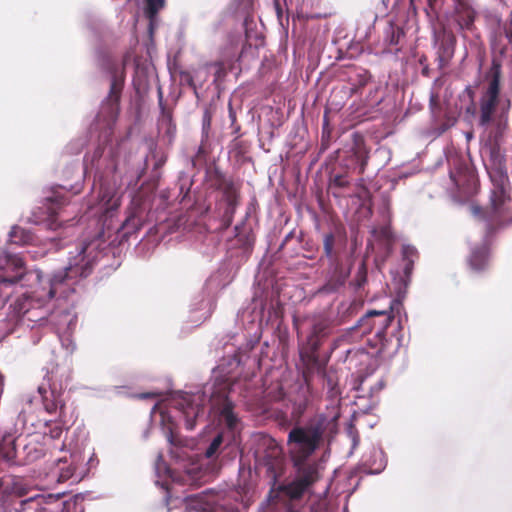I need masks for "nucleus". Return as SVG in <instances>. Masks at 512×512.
<instances>
[{"label": "nucleus", "instance_id": "f257e3e1", "mask_svg": "<svg viewBox=\"0 0 512 512\" xmlns=\"http://www.w3.org/2000/svg\"><path fill=\"white\" fill-rule=\"evenodd\" d=\"M100 242L97 239L77 243L68 252L67 266L52 276H44L41 270L22 272L23 261L17 255H0V285L15 287L5 319L8 325L33 327L49 313L48 302L59 292L67 295L73 290L74 278L90 275L99 259Z\"/></svg>", "mask_w": 512, "mask_h": 512}, {"label": "nucleus", "instance_id": "f03ea898", "mask_svg": "<svg viewBox=\"0 0 512 512\" xmlns=\"http://www.w3.org/2000/svg\"><path fill=\"white\" fill-rule=\"evenodd\" d=\"M231 389L226 382L208 384L203 391L195 393L177 392L170 398L154 405L151 410L153 421L159 420L161 429L171 445H177V418L182 417L187 430H193L208 414L217 416L219 422L230 430H238L239 418L233 412L229 399Z\"/></svg>", "mask_w": 512, "mask_h": 512}, {"label": "nucleus", "instance_id": "7ed1b4c3", "mask_svg": "<svg viewBox=\"0 0 512 512\" xmlns=\"http://www.w3.org/2000/svg\"><path fill=\"white\" fill-rule=\"evenodd\" d=\"M337 421V415L317 414L290 430L287 445L295 475L279 487L290 499L297 500L311 493L313 485L321 478L322 465L311 457L337 433Z\"/></svg>", "mask_w": 512, "mask_h": 512}, {"label": "nucleus", "instance_id": "20e7f679", "mask_svg": "<svg viewBox=\"0 0 512 512\" xmlns=\"http://www.w3.org/2000/svg\"><path fill=\"white\" fill-rule=\"evenodd\" d=\"M480 155L490 177V203L482 210L472 206L471 212L475 217L485 221L488 231L512 223L511 185L505 168L504 155L496 141L482 144Z\"/></svg>", "mask_w": 512, "mask_h": 512}, {"label": "nucleus", "instance_id": "39448f33", "mask_svg": "<svg viewBox=\"0 0 512 512\" xmlns=\"http://www.w3.org/2000/svg\"><path fill=\"white\" fill-rule=\"evenodd\" d=\"M121 143H112L107 141L105 145L98 146L91 156H86L84 160V171L88 173L95 170V181L100 184L99 191L95 199L89 202L86 213L91 217L103 220V225L107 219L112 218L115 211L121 204V194L116 186V181L109 178L119 169V150Z\"/></svg>", "mask_w": 512, "mask_h": 512}, {"label": "nucleus", "instance_id": "423d86ee", "mask_svg": "<svg viewBox=\"0 0 512 512\" xmlns=\"http://www.w3.org/2000/svg\"><path fill=\"white\" fill-rule=\"evenodd\" d=\"M27 490L28 485L20 477L0 478V492L7 498L3 500V508L6 510L11 507L15 512H84L79 496L62 500V493L35 494L21 499Z\"/></svg>", "mask_w": 512, "mask_h": 512}, {"label": "nucleus", "instance_id": "0eeeda50", "mask_svg": "<svg viewBox=\"0 0 512 512\" xmlns=\"http://www.w3.org/2000/svg\"><path fill=\"white\" fill-rule=\"evenodd\" d=\"M510 109V101L499 96V76L494 74L480 99L481 126L495 122L500 130L506 124V114Z\"/></svg>", "mask_w": 512, "mask_h": 512}, {"label": "nucleus", "instance_id": "6e6552de", "mask_svg": "<svg viewBox=\"0 0 512 512\" xmlns=\"http://www.w3.org/2000/svg\"><path fill=\"white\" fill-rule=\"evenodd\" d=\"M447 161L450 169L451 191L458 192L460 197L474 195L477 192L478 179L467 160L451 152L447 155Z\"/></svg>", "mask_w": 512, "mask_h": 512}, {"label": "nucleus", "instance_id": "1a4fd4ad", "mask_svg": "<svg viewBox=\"0 0 512 512\" xmlns=\"http://www.w3.org/2000/svg\"><path fill=\"white\" fill-rule=\"evenodd\" d=\"M393 309L394 307L391 305L389 311L370 310L357 321L356 325L351 327V330L359 328L362 335L373 332L381 345L379 348V352H381L385 348L386 330L394 318L392 314Z\"/></svg>", "mask_w": 512, "mask_h": 512}, {"label": "nucleus", "instance_id": "9d476101", "mask_svg": "<svg viewBox=\"0 0 512 512\" xmlns=\"http://www.w3.org/2000/svg\"><path fill=\"white\" fill-rule=\"evenodd\" d=\"M87 276L88 275L77 276L76 278H74L75 283L72 286L73 290L67 291V295H63V294L60 295V293L58 292L54 296V298L48 302L47 306L49 307V313L46 316V318L41 322L35 323V325L32 328H34L37 325L42 326L47 321L48 316L51 315L53 318H55V319L57 318L58 328H59V330H61L63 332V334H71L75 330L76 325H77L76 314L70 310H63L62 312H60L59 315H56L54 312H52V309L54 308L56 302L60 301L61 299H68L70 294L75 292L76 285L79 283V281L83 278H86ZM22 327L28 328L27 326H24V325H17V326L8 325L6 334H12V333L16 332L18 328H22Z\"/></svg>", "mask_w": 512, "mask_h": 512}, {"label": "nucleus", "instance_id": "9b49d317", "mask_svg": "<svg viewBox=\"0 0 512 512\" xmlns=\"http://www.w3.org/2000/svg\"><path fill=\"white\" fill-rule=\"evenodd\" d=\"M84 457L81 452L73 451L69 456H63L56 460L54 467L50 471V477L57 482H79L86 469L83 465Z\"/></svg>", "mask_w": 512, "mask_h": 512}, {"label": "nucleus", "instance_id": "f8f14e48", "mask_svg": "<svg viewBox=\"0 0 512 512\" xmlns=\"http://www.w3.org/2000/svg\"><path fill=\"white\" fill-rule=\"evenodd\" d=\"M67 203L66 197L60 191H54L51 196L46 197L42 206L33 211L31 222L37 225H45L46 228L56 230L61 226L57 216L59 210Z\"/></svg>", "mask_w": 512, "mask_h": 512}, {"label": "nucleus", "instance_id": "ddd939ff", "mask_svg": "<svg viewBox=\"0 0 512 512\" xmlns=\"http://www.w3.org/2000/svg\"><path fill=\"white\" fill-rule=\"evenodd\" d=\"M121 85L117 80L111 82L110 93L102 102L100 111L96 116V127L105 130V137L108 131L112 130L119 113V98Z\"/></svg>", "mask_w": 512, "mask_h": 512}, {"label": "nucleus", "instance_id": "4468645a", "mask_svg": "<svg viewBox=\"0 0 512 512\" xmlns=\"http://www.w3.org/2000/svg\"><path fill=\"white\" fill-rule=\"evenodd\" d=\"M216 495L209 492H202L196 495L187 496L185 500L186 512H239L237 508L226 507L218 504Z\"/></svg>", "mask_w": 512, "mask_h": 512}, {"label": "nucleus", "instance_id": "2eb2a0df", "mask_svg": "<svg viewBox=\"0 0 512 512\" xmlns=\"http://www.w3.org/2000/svg\"><path fill=\"white\" fill-rule=\"evenodd\" d=\"M238 204V190L232 183H227L223 187L222 198L218 204L221 211V221L224 228L231 225L233 216Z\"/></svg>", "mask_w": 512, "mask_h": 512}, {"label": "nucleus", "instance_id": "dca6fc26", "mask_svg": "<svg viewBox=\"0 0 512 512\" xmlns=\"http://www.w3.org/2000/svg\"><path fill=\"white\" fill-rule=\"evenodd\" d=\"M37 393L48 413H55L58 409L63 408L64 402L61 393L55 385L50 384L49 378H44L43 382L38 386Z\"/></svg>", "mask_w": 512, "mask_h": 512}, {"label": "nucleus", "instance_id": "f3484780", "mask_svg": "<svg viewBox=\"0 0 512 512\" xmlns=\"http://www.w3.org/2000/svg\"><path fill=\"white\" fill-rule=\"evenodd\" d=\"M454 21L459 27V30L474 31V22L476 18V11L470 0H454Z\"/></svg>", "mask_w": 512, "mask_h": 512}, {"label": "nucleus", "instance_id": "a211bd4d", "mask_svg": "<svg viewBox=\"0 0 512 512\" xmlns=\"http://www.w3.org/2000/svg\"><path fill=\"white\" fill-rule=\"evenodd\" d=\"M15 433L12 427L0 428V461L10 465H14L18 455Z\"/></svg>", "mask_w": 512, "mask_h": 512}, {"label": "nucleus", "instance_id": "6ab92c4d", "mask_svg": "<svg viewBox=\"0 0 512 512\" xmlns=\"http://www.w3.org/2000/svg\"><path fill=\"white\" fill-rule=\"evenodd\" d=\"M44 455V446L39 441L31 439L21 451H18L14 465H24L40 459Z\"/></svg>", "mask_w": 512, "mask_h": 512}, {"label": "nucleus", "instance_id": "aec40b11", "mask_svg": "<svg viewBox=\"0 0 512 512\" xmlns=\"http://www.w3.org/2000/svg\"><path fill=\"white\" fill-rule=\"evenodd\" d=\"M362 464L367 473L379 474L385 469L387 460L380 448L372 447L369 453L363 456Z\"/></svg>", "mask_w": 512, "mask_h": 512}, {"label": "nucleus", "instance_id": "412c9836", "mask_svg": "<svg viewBox=\"0 0 512 512\" xmlns=\"http://www.w3.org/2000/svg\"><path fill=\"white\" fill-rule=\"evenodd\" d=\"M488 263L489 249L485 243H483L480 247H475L471 249L469 264L474 271L479 272L484 270L487 267Z\"/></svg>", "mask_w": 512, "mask_h": 512}, {"label": "nucleus", "instance_id": "4be33fe9", "mask_svg": "<svg viewBox=\"0 0 512 512\" xmlns=\"http://www.w3.org/2000/svg\"><path fill=\"white\" fill-rule=\"evenodd\" d=\"M329 326L325 320H316L312 327L311 331L307 337L308 344L311 349L316 350L320 346L321 339L328 335Z\"/></svg>", "mask_w": 512, "mask_h": 512}, {"label": "nucleus", "instance_id": "5701e85b", "mask_svg": "<svg viewBox=\"0 0 512 512\" xmlns=\"http://www.w3.org/2000/svg\"><path fill=\"white\" fill-rule=\"evenodd\" d=\"M155 473L157 476L156 484L164 489H168V480H177L174 472L167 466L161 454L158 455L155 463Z\"/></svg>", "mask_w": 512, "mask_h": 512}, {"label": "nucleus", "instance_id": "b1692460", "mask_svg": "<svg viewBox=\"0 0 512 512\" xmlns=\"http://www.w3.org/2000/svg\"><path fill=\"white\" fill-rule=\"evenodd\" d=\"M213 303L208 299H203L197 306H194L190 311L192 323L199 325L207 320L213 311Z\"/></svg>", "mask_w": 512, "mask_h": 512}, {"label": "nucleus", "instance_id": "393cba45", "mask_svg": "<svg viewBox=\"0 0 512 512\" xmlns=\"http://www.w3.org/2000/svg\"><path fill=\"white\" fill-rule=\"evenodd\" d=\"M227 445L228 442L225 439L224 433H217L204 451L205 458L208 460H216Z\"/></svg>", "mask_w": 512, "mask_h": 512}, {"label": "nucleus", "instance_id": "a878e982", "mask_svg": "<svg viewBox=\"0 0 512 512\" xmlns=\"http://www.w3.org/2000/svg\"><path fill=\"white\" fill-rule=\"evenodd\" d=\"M402 259L405 262L404 265V274L409 276L413 269V264L415 260L418 258L417 249L410 244H403L402 250Z\"/></svg>", "mask_w": 512, "mask_h": 512}, {"label": "nucleus", "instance_id": "bb28decb", "mask_svg": "<svg viewBox=\"0 0 512 512\" xmlns=\"http://www.w3.org/2000/svg\"><path fill=\"white\" fill-rule=\"evenodd\" d=\"M142 226V218L139 215L138 210L130 212L124 222L121 225V229L124 230L125 235L137 232Z\"/></svg>", "mask_w": 512, "mask_h": 512}, {"label": "nucleus", "instance_id": "cd10ccee", "mask_svg": "<svg viewBox=\"0 0 512 512\" xmlns=\"http://www.w3.org/2000/svg\"><path fill=\"white\" fill-rule=\"evenodd\" d=\"M33 240V235L24 228L14 226L9 232V241L17 245H26Z\"/></svg>", "mask_w": 512, "mask_h": 512}, {"label": "nucleus", "instance_id": "c85d7f7f", "mask_svg": "<svg viewBox=\"0 0 512 512\" xmlns=\"http://www.w3.org/2000/svg\"><path fill=\"white\" fill-rule=\"evenodd\" d=\"M236 238L237 241L243 246V248H250L254 243V235L251 232V229H247L242 223L241 225L235 226Z\"/></svg>", "mask_w": 512, "mask_h": 512}, {"label": "nucleus", "instance_id": "c756f323", "mask_svg": "<svg viewBox=\"0 0 512 512\" xmlns=\"http://www.w3.org/2000/svg\"><path fill=\"white\" fill-rule=\"evenodd\" d=\"M367 283V267L364 261L358 267L356 275L351 282L352 287L356 292L360 291L364 288Z\"/></svg>", "mask_w": 512, "mask_h": 512}, {"label": "nucleus", "instance_id": "7c9ffc66", "mask_svg": "<svg viewBox=\"0 0 512 512\" xmlns=\"http://www.w3.org/2000/svg\"><path fill=\"white\" fill-rule=\"evenodd\" d=\"M324 381V386L327 388L328 397L333 401L338 399L340 395V389L338 387V381L336 377L332 374H325Z\"/></svg>", "mask_w": 512, "mask_h": 512}, {"label": "nucleus", "instance_id": "2f4dec72", "mask_svg": "<svg viewBox=\"0 0 512 512\" xmlns=\"http://www.w3.org/2000/svg\"><path fill=\"white\" fill-rule=\"evenodd\" d=\"M334 235L332 233L326 234L323 239V249L325 256L330 260L333 261L334 254H333V247H334Z\"/></svg>", "mask_w": 512, "mask_h": 512}, {"label": "nucleus", "instance_id": "473e14b6", "mask_svg": "<svg viewBox=\"0 0 512 512\" xmlns=\"http://www.w3.org/2000/svg\"><path fill=\"white\" fill-rule=\"evenodd\" d=\"M146 3V14L152 20L159 10L163 8L165 0H146Z\"/></svg>", "mask_w": 512, "mask_h": 512}, {"label": "nucleus", "instance_id": "72a5a7b5", "mask_svg": "<svg viewBox=\"0 0 512 512\" xmlns=\"http://www.w3.org/2000/svg\"><path fill=\"white\" fill-rule=\"evenodd\" d=\"M62 346L66 349L67 353H72L75 350V343L71 338V334H64L61 337Z\"/></svg>", "mask_w": 512, "mask_h": 512}, {"label": "nucleus", "instance_id": "f704fd0d", "mask_svg": "<svg viewBox=\"0 0 512 512\" xmlns=\"http://www.w3.org/2000/svg\"><path fill=\"white\" fill-rule=\"evenodd\" d=\"M63 432V428L60 427L59 425H56L50 430V433L48 435H45L44 438L46 442H49L54 439H59L62 436Z\"/></svg>", "mask_w": 512, "mask_h": 512}, {"label": "nucleus", "instance_id": "c9c22d12", "mask_svg": "<svg viewBox=\"0 0 512 512\" xmlns=\"http://www.w3.org/2000/svg\"><path fill=\"white\" fill-rule=\"evenodd\" d=\"M81 179H82V175L79 177V181L76 182L74 185H71L69 187L63 186L62 188L71 191L73 194H78L82 190V186H83Z\"/></svg>", "mask_w": 512, "mask_h": 512}, {"label": "nucleus", "instance_id": "e433bc0d", "mask_svg": "<svg viewBox=\"0 0 512 512\" xmlns=\"http://www.w3.org/2000/svg\"><path fill=\"white\" fill-rule=\"evenodd\" d=\"M454 123H455V119H454V118H453V119H448L447 123H446V124H444V125L441 127V129H440V131H439V134H441V133L445 132L449 127L453 126V125H454Z\"/></svg>", "mask_w": 512, "mask_h": 512}, {"label": "nucleus", "instance_id": "4c0bfd02", "mask_svg": "<svg viewBox=\"0 0 512 512\" xmlns=\"http://www.w3.org/2000/svg\"><path fill=\"white\" fill-rule=\"evenodd\" d=\"M155 396H156L155 393H143L140 395V398L145 399V398L155 397Z\"/></svg>", "mask_w": 512, "mask_h": 512}, {"label": "nucleus", "instance_id": "58836bf2", "mask_svg": "<svg viewBox=\"0 0 512 512\" xmlns=\"http://www.w3.org/2000/svg\"><path fill=\"white\" fill-rule=\"evenodd\" d=\"M83 145H84V143H83V142H81V143L77 146V148H76V149L71 150V153H78V152H80V151H81V149H82V147H83Z\"/></svg>", "mask_w": 512, "mask_h": 512}, {"label": "nucleus", "instance_id": "ea45409f", "mask_svg": "<svg viewBox=\"0 0 512 512\" xmlns=\"http://www.w3.org/2000/svg\"><path fill=\"white\" fill-rule=\"evenodd\" d=\"M365 163H366V159H363L362 162H361V165H360V172L364 171Z\"/></svg>", "mask_w": 512, "mask_h": 512}, {"label": "nucleus", "instance_id": "a19ab883", "mask_svg": "<svg viewBox=\"0 0 512 512\" xmlns=\"http://www.w3.org/2000/svg\"><path fill=\"white\" fill-rule=\"evenodd\" d=\"M56 448L59 449L60 451H62L65 448V444H62L61 446H57Z\"/></svg>", "mask_w": 512, "mask_h": 512}, {"label": "nucleus", "instance_id": "79ce46f5", "mask_svg": "<svg viewBox=\"0 0 512 512\" xmlns=\"http://www.w3.org/2000/svg\"><path fill=\"white\" fill-rule=\"evenodd\" d=\"M466 137H467V139L469 140V139H471V138H472V135H471L470 133H467V134H466Z\"/></svg>", "mask_w": 512, "mask_h": 512}, {"label": "nucleus", "instance_id": "37998d69", "mask_svg": "<svg viewBox=\"0 0 512 512\" xmlns=\"http://www.w3.org/2000/svg\"><path fill=\"white\" fill-rule=\"evenodd\" d=\"M167 491V493H170V488L168 487V489H165ZM166 497L168 498L169 497V494H166Z\"/></svg>", "mask_w": 512, "mask_h": 512}, {"label": "nucleus", "instance_id": "c03bdc74", "mask_svg": "<svg viewBox=\"0 0 512 512\" xmlns=\"http://www.w3.org/2000/svg\"><path fill=\"white\" fill-rule=\"evenodd\" d=\"M383 234H384L385 236H387V235H388V230H387V229H385V230L383 231Z\"/></svg>", "mask_w": 512, "mask_h": 512}, {"label": "nucleus", "instance_id": "a18cd8bd", "mask_svg": "<svg viewBox=\"0 0 512 512\" xmlns=\"http://www.w3.org/2000/svg\"><path fill=\"white\" fill-rule=\"evenodd\" d=\"M287 512H298V511L293 510V509H289Z\"/></svg>", "mask_w": 512, "mask_h": 512}, {"label": "nucleus", "instance_id": "49530a36", "mask_svg": "<svg viewBox=\"0 0 512 512\" xmlns=\"http://www.w3.org/2000/svg\"><path fill=\"white\" fill-rule=\"evenodd\" d=\"M428 1H429L430 5H432L433 0H428Z\"/></svg>", "mask_w": 512, "mask_h": 512}]
</instances>
